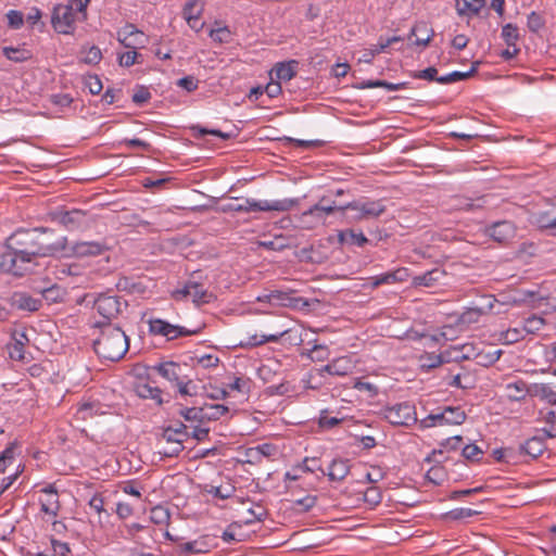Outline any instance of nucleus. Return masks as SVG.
Returning <instances> with one entry per match:
<instances>
[{"instance_id": "obj_64", "label": "nucleus", "mask_w": 556, "mask_h": 556, "mask_svg": "<svg viewBox=\"0 0 556 556\" xmlns=\"http://www.w3.org/2000/svg\"><path fill=\"white\" fill-rule=\"evenodd\" d=\"M168 518H169L168 511L165 508L161 507V506H156V507H154L151 510V520L154 523H163Z\"/></svg>"}, {"instance_id": "obj_7", "label": "nucleus", "mask_w": 556, "mask_h": 556, "mask_svg": "<svg viewBox=\"0 0 556 556\" xmlns=\"http://www.w3.org/2000/svg\"><path fill=\"white\" fill-rule=\"evenodd\" d=\"M173 296L180 301L190 296L195 305H202L211 303L215 296L208 292L202 283L193 280H189L185 283L181 289H177L173 292Z\"/></svg>"}, {"instance_id": "obj_28", "label": "nucleus", "mask_w": 556, "mask_h": 556, "mask_svg": "<svg viewBox=\"0 0 556 556\" xmlns=\"http://www.w3.org/2000/svg\"><path fill=\"white\" fill-rule=\"evenodd\" d=\"M153 369L166 380L175 384L180 380L181 366L175 362H165L153 367Z\"/></svg>"}, {"instance_id": "obj_52", "label": "nucleus", "mask_w": 556, "mask_h": 556, "mask_svg": "<svg viewBox=\"0 0 556 556\" xmlns=\"http://www.w3.org/2000/svg\"><path fill=\"white\" fill-rule=\"evenodd\" d=\"M387 48L384 47V43L382 41H380L377 46H375L374 49H366L362 56L359 58V62H364V63H371V61L374 60V58L383 52Z\"/></svg>"}, {"instance_id": "obj_23", "label": "nucleus", "mask_w": 556, "mask_h": 556, "mask_svg": "<svg viewBox=\"0 0 556 556\" xmlns=\"http://www.w3.org/2000/svg\"><path fill=\"white\" fill-rule=\"evenodd\" d=\"M0 271L23 276L26 273V266L20 265L17 258H15V254L9 250L0 254Z\"/></svg>"}, {"instance_id": "obj_5", "label": "nucleus", "mask_w": 556, "mask_h": 556, "mask_svg": "<svg viewBox=\"0 0 556 556\" xmlns=\"http://www.w3.org/2000/svg\"><path fill=\"white\" fill-rule=\"evenodd\" d=\"M340 208L353 212V222L377 218L386 212V205L381 200H356Z\"/></svg>"}, {"instance_id": "obj_39", "label": "nucleus", "mask_w": 556, "mask_h": 556, "mask_svg": "<svg viewBox=\"0 0 556 556\" xmlns=\"http://www.w3.org/2000/svg\"><path fill=\"white\" fill-rule=\"evenodd\" d=\"M473 73H476V66H472L468 72L455 71L447 75L440 76L437 79V83L442 84V85L453 84V83H456L459 80H465V79L469 78L470 76L473 75Z\"/></svg>"}, {"instance_id": "obj_6", "label": "nucleus", "mask_w": 556, "mask_h": 556, "mask_svg": "<svg viewBox=\"0 0 556 556\" xmlns=\"http://www.w3.org/2000/svg\"><path fill=\"white\" fill-rule=\"evenodd\" d=\"M466 420V413L460 407L447 406L442 412L430 414L420 420L422 428L435 426L462 425Z\"/></svg>"}, {"instance_id": "obj_48", "label": "nucleus", "mask_w": 556, "mask_h": 556, "mask_svg": "<svg viewBox=\"0 0 556 556\" xmlns=\"http://www.w3.org/2000/svg\"><path fill=\"white\" fill-rule=\"evenodd\" d=\"M7 18L9 27L13 29H20L24 24V15L17 10H10L7 13Z\"/></svg>"}, {"instance_id": "obj_54", "label": "nucleus", "mask_w": 556, "mask_h": 556, "mask_svg": "<svg viewBox=\"0 0 556 556\" xmlns=\"http://www.w3.org/2000/svg\"><path fill=\"white\" fill-rule=\"evenodd\" d=\"M162 440H164L165 442H167L169 444L184 443V441H185L182 432L172 430L168 428L164 429L163 434H162Z\"/></svg>"}, {"instance_id": "obj_43", "label": "nucleus", "mask_w": 556, "mask_h": 556, "mask_svg": "<svg viewBox=\"0 0 556 556\" xmlns=\"http://www.w3.org/2000/svg\"><path fill=\"white\" fill-rule=\"evenodd\" d=\"M544 325L545 320L542 317L532 315L525 319L523 331H526L527 333H536L543 328Z\"/></svg>"}, {"instance_id": "obj_31", "label": "nucleus", "mask_w": 556, "mask_h": 556, "mask_svg": "<svg viewBox=\"0 0 556 556\" xmlns=\"http://www.w3.org/2000/svg\"><path fill=\"white\" fill-rule=\"evenodd\" d=\"M296 66H298V61H295V60H292L289 62L277 63L273 70V73L275 74V76L278 80L289 81L295 76Z\"/></svg>"}, {"instance_id": "obj_11", "label": "nucleus", "mask_w": 556, "mask_h": 556, "mask_svg": "<svg viewBox=\"0 0 556 556\" xmlns=\"http://www.w3.org/2000/svg\"><path fill=\"white\" fill-rule=\"evenodd\" d=\"M53 219L67 230H77L88 227L87 213L81 210L58 211L53 213Z\"/></svg>"}, {"instance_id": "obj_56", "label": "nucleus", "mask_w": 556, "mask_h": 556, "mask_svg": "<svg viewBox=\"0 0 556 556\" xmlns=\"http://www.w3.org/2000/svg\"><path fill=\"white\" fill-rule=\"evenodd\" d=\"M102 59L101 50L97 46H92L87 50L83 61L86 64H98Z\"/></svg>"}, {"instance_id": "obj_2", "label": "nucleus", "mask_w": 556, "mask_h": 556, "mask_svg": "<svg viewBox=\"0 0 556 556\" xmlns=\"http://www.w3.org/2000/svg\"><path fill=\"white\" fill-rule=\"evenodd\" d=\"M101 327L100 336L94 340L93 348L96 353L104 359L116 362L124 357L129 349V339L125 331L119 327H114L110 323L97 324Z\"/></svg>"}, {"instance_id": "obj_15", "label": "nucleus", "mask_w": 556, "mask_h": 556, "mask_svg": "<svg viewBox=\"0 0 556 556\" xmlns=\"http://www.w3.org/2000/svg\"><path fill=\"white\" fill-rule=\"evenodd\" d=\"M203 10V0H189L184 7V17L195 31H200L204 27V22L201 21Z\"/></svg>"}, {"instance_id": "obj_12", "label": "nucleus", "mask_w": 556, "mask_h": 556, "mask_svg": "<svg viewBox=\"0 0 556 556\" xmlns=\"http://www.w3.org/2000/svg\"><path fill=\"white\" fill-rule=\"evenodd\" d=\"M42 495L39 497L40 510L49 517L54 519L58 517L61 504L56 489L50 484L41 490Z\"/></svg>"}, {"instance_id": "obj_17", "label": "nucleus", "mask_w": 556, "mask_h": 556, "mask_svg": "<svg viewBox=\"0 0 556 556\" xmlns=\"http://www.w3.org/2000/svg\"><path fill=\"white\" fill-rule=\"evenodd\" d=\"M532 224L552 235H556V204L531 215Z\"/></svg>"}, {"instance_id": "obj_25", "label": "nucleus", "mask_w": 556, "mask_h": 556, "mask_svg": "<svg viewBox=\"0 0 556 556\" xmlns=\"http://www.w3.org/2000/svg\"><path fill=\"white\" fill-rule=\"evenodd\" d=\"M505 394L510 401H522L527 395H531V386L518 379L505 386Z\"/></svg>"}, {"instance_id": "obj_1", "label": "nucleus", "mask_w": 556, "mask_h": 556, "mask_svg": "<svg viewBox=\"0 0 556 556\" xmlns=\"http://www.w3.org/2000/svg\"><path fill=\"white\" fill-rule=\"evenodd\" d=\"M8 248L15 254L26 273L36 264L37 257L53 256L65 249V238H56L48 228L20 229L8 238Z\"/></svg>"}, {"instance_id": "obj_53", "label": "nucleus", "mask_w": 556, "mask_h": 556, "mask_svg": "<svg viewBox=\"0 0 556 556\" xmlns=\"http://www.w3.org/2000/svg\"><path fill=\"white\" fill-rule=\"evenodd\" d=\"M176 84L178 87L187 90L188 92H192L199 87V80L191 75L178 79Z\"/></svg>"}, {"instance_id": "obj_45", "label": "nucleus", "mask_w": 556, "mask_h": 556, "mask_svg": "<svg viewBox=\"0 0 556 556\" xmlns=\"http://www.w3.org/2000/svg\"><path fill=\"white\" fill-rule=\"evenodd\" d=\"M299 467L305 472L313 473L315 471H320L323 476L326 475V471L321 467L320 459L316 457H305Z\"/></svg>"}, {"instance_id": "obj_10", "label": "nucleus", "mask_w": 556, "mask_h": 556, "mask_svg": "<svg viewBox=\"0 0 556 556\" xmlns=\"http://www.w3.org/2000/svg\"><path fill=\"white\" fill-rule=\"evenodd\" d=\"M149 331L154 336L165 337L167 340H174L178 337H186L195 333V331L188 330L180 326L172 325L163 319H150Z\"/></svg>"}, {"instance_id": "obj_41", "label": "nucleus", "mask_w": 556, "mask_h": 556, "mask_svg": "<svg viewBox=\"0 0 556 556\" xmlns=\"http://www.w3.org/2000/svg\"><path fill=\"white\" fill-rule=\"evenodd\" d=\"M42 299H45L49 304L58 303L62 301L64 291L61 287L53 285L49 288H46L41 291Z\"/></svg>"}, {"instance_id": "obj_49", "label": "nucleus", "mask_w": 556, "mask_h": 556, "mask_svg": "<svg viewBox=\"0 0 556 556\" xmlns=\"http://www.w3.org/2000/svg\"><path fill=\"white\" fill-rule=\"evenodd\" d=\"M381 500V492L376 486L368 488L364 493V501L372 507L380 504Z\"/></svg>"}, {"instance_id": "obj_59", "label": "nucleus", "mask_w": 556, "mask_h": 556, "mask_svg": "<svg viewBox=\"0 0 556 556\" xmlns=\"http://www.w3.org/2000/svg\"><path fill=\"white\" fill-rule=\"evenodd\" d=\"M140 56L139 53L136 52V50L127 51L119 55L118 62L121 66L129 67L137 63V59Z\"/></svg>"}, {"instance_id": "obj_34", "label": "nucleus", "mask_w": 556, "mask_h": 556, "mask_svg": "<svg viewBox=\"0 0 556 556\" xmlns=\"http://www.w3.org/2000/svg\"><path fill=\"white\" fill-rule=\"evenodd\" d=\"M181 555L205 554L210 552V545L204 539L184 543L179 546Z\"/></svg>"}, {"instance_id": "obj_27", "label": "nucleus", "mask_w": 556, "mask_h": 556, "mask_svg": "<svg viewBox=\"0 0 556 556\" xmlns=\"http://www.w3.org/2000/svg\"><path fill=\"white\" fill-rule=\"evenodd\" d=\"M350 469L348 459L336 458L331 462L325 476H328L331 481H342L350 473Z\"/></svg>"}, {"instance_id": "obj_30", "label": "nucleus", "mask_w": 556, "mask_h": 556, "mask_svg": "<svg viewBox=\"0 0 556 556\" xmlns=\"http://www.w3.org/2000/svg\"><path fill=\"white\" fill-rule=\"evenodd\" d=\"M337 210L334 202H327L326 198H321L318 203L303 213V216H314L324 219L325 215L332 214Z\"/></svg>"}, {"instance_id": "obj_55", "label": "nucleus", "mask_w": 556, "mask_h": 556, "mask_svg": "<svg viewBox=\"0 0 556 556\" xmlns=\"http://www.w3.org/2000/svg\"><path fill=\"white\" fill-rule=\"evenodd\" d=\"M477 514L478 511L471 508H455L447 514V517L453 520H459L476 516Z\"/></svg>"}, {"instance_id": "obj_60", "label": "nucleus", "mask_w": 556, "mask_h": 556, "mask_svg": "<svg viewBox=\"0 0 556 556\" xmlns=\"http://www.w3.org/2000/svg\"><path fill=\"white\" fill-rule=\"evenodd\" d=\"M493 457L497 462L509 464L514 462V451L511 448H496L493 451Z\"/></svg>"}, {"instance_id": "obj_58", "label": "nucleus", "mask_w": 556, "mask_h": 556, "mask_svg": "<svg viewBox=\"0 0 556 556\" xmlns=\"http://www.w3.org/2000/svg\"><path fill=\"white\" fill-rule=\"evenodd\" d=\"M150 98H151V93H150L149 89L143 86L137 87V89L135 90V92L132 94V101L139 105L148 102L150 100Z\"/></svg>"}, {"instance_id": "obj_26", "label": "nucleus", "mask_w": 556, "mask_h": 556, "mask_svg": "<svg viewBox=\"0 0 556 556\" xmlns=\"http://www.w3.org/2000/svg\"><path fill=\"white\" fill-rule=\"evenodd\" d=\"M531 396L539 397L551 405L556 404V387L552 383L531 384Z\"/></svg>"}, {"instance_id": "obj_4", "label": "nucleus", "mask_w": 556, "mask_h": 556, "mask_svg": "<svg viewBox=\"0 0 556 556\" xmlns=\"http://www.w3.org/2000/svg\"><path fill=\"white\" fill-rule=\"evenodd\" d=\"M239 199H236V202L230 203L228 205V210L232 212H267V211H277V212H286L292 210L298 205V199H283L276 201H256L254 199H244L241 202H238Z\"/></svg>"}, {"instance_id": "obj_16", "label": "nucleus", "mask_w": 556, "mask_h": 556, "mask_svg": "<svg viewBox=\"0 0 556 556\" xmlns=\"http://www.w3.org/2000/svg\"><path fill=\"white\" fill-rule=\"evenodd\" d=\"M288 336L291 341L295 344H301L303 342L301 334L294 333L292 329L283 330L277 333L271 334H253L248 338L247 345L249 346H258L265 344L267 342H278L282 337Z\"/></svg>"}, {"instance_id": "obj_44", "label": "nucleus", "mask_w": 556, "mask_h": 556, "mask_svg": "<svg viewBox=\"0 0 556 556\" xmlns=\"http://www.w3.org/2000/svg\"><path fill=\"white\" fill-rule=\"evenodd\" d=\"M248 514L249 516L244 520L245 525L263 521L267 517V510L261 504H256L254 508L248 509Z\"/></svg>"}, {"instance_id": "obj_47", "label": "nucleus", "mask_w": 556, "mask_h": 556, "mask_svg": "<svg viewBox=\"0 0 556 556\" xmlns=\"http://www.w3.org/2000/svg\"><path fill=\"white\" fill-rule=\"evenodd\" d=\"M180 415L187 421L204 420L203 406L202 407H188L180 410Z\"/></svg>"}, {"instance_id": "obj_32", "label": "nucleus", "mask_w": 556, "mask_h": 556, "mask_svg": "<svg viewBox=\"0 0 556 556\" xmlns=\"http://www.w3.org/2000/svg\"><path fill=\"white\" fill-rule=\"evenodd\" d=\"M338 239L342 244H351L357 247H364L368 242V239L362 231L356 232L353 229L340 231L338 235Z\"/></svg>"}, {"instance_id": "obj_29", "label": "nucleus", "mask_w": 556, "mask_h": 556, "mask_svg": "<svg viewBox=\"0 0 556 556\" xmlns=\"http://www.w3.org/2000/svg\"><path fill=\"white\" fill-rule=\"evenodd\" d=\"M444 275L445 273L442 269L433 268L427 273L415 276L412 285L415 287H433L444 277Z\"/></svg>"}, {"instance_id": "obj_24", "label": "nucleus", "mask_w": 556, "mask_h": 556, "mask_svg": "<svg viewBox=\"0 0 556 556\" xmlns=\"http://www.w3.org/2000/svg\"><path fill=\"white\" fill-rule=\"evenodd\" d=\"M408 273L406 268H397L392 271H388L375 277H371L372 287H379L381 285H393L396 282H403L407 279Z\"/></svg>"}, {"instance_id": "obj_50", "label": "nucleus", "mask_w": 556, "mask_h": 556, "mask_svg": "<svg viewBox=\"0 0 556 556\" xmlns=\"http://www.w3.org/2000/svg\"><path fill=\"white\" fill-rule=\"evenodd\" d=\"M17 447L16 442H12L1 454H0V473H3L7 468L9 460L14 457V450Z\"/></svg>"}, {"instance_id": "obj_14", "label": "nucleus", "mask_w": 556, "mask_h": 556, "mask_svg": "<svg viewBox=\"0 0 556 556\" xmlns=\"http://www.w3.org/2000/svg\"><path fill=\"white\" fill-rule=\"evenodd\" d=\"M486 233L496 242L506 244L516 236V227L509 220H501L492 224L486 229Z\"/></svg>"}, {"instance_id": "obj_46", "label": "nucleus", "mask_w": 556, "mask_h": 556, "mask_svg": "<svg viewBox=\"0 0 556 556\" xmlns=\"http://www.w3.org/2000/svg\"><path fill=\"white\" fill-rule=\"evenodd\" d=\"M544 25L545 21L541 14L533 11L528 15L527 26L530 31L538 33Z\"/></svg>"}, {"instance_id": "obj_40", "label": "nucleus", "mask_w": 556, "mask_h": 556, "mask_svg": "<svg viewBox=\"0 0 556 556\" xmlns=\"http://www.w3.org/2000/svg\"><path fill=\"white\" fill-rule=\"evenodd\" d=\"M227 391H237L241 394H248L251 389V380L245 377H235L233 380L226 386Z\"/></svg>"}, {"instance_id": "obj_19", "label": "nucleus", "mask_w": 556, "mask_h": 556, "mask_svg": "<svg viewBox=\"0 0 556 556\" xmlns=\"http://www.w3.org/2000/svg\"><path fill=\"white\" fill-rule=\"evenodd\" d=\"M108 247L98 241H81L72 245V254L77 257L98 256L104 253Z\"/></svg>"}, {"instance_id": "obj_51", "label": "nucleus", "mask_w": 556, "mask_h": 556, "mask_svg": "<svg viewBox=\"0 0 556 556\" xmlns=\"http://www.w3.org/2000/svg\"><path fill=\"white\" fill-rule=\"evenodd\" d=\"M176 386L178 388V392L182 396H194V395H197V386L192 382V380L184 381V380L180 379L176 383Z\"/></svg>"}, {"instance_id": "obj_61", "label": "nucleus", "mask_w": 556, "mask_h": 556, "mask_svg": "<svg viewBox=\"0 0 556 556\" xmlns=\"http://www.w3.org/2000/svg\"><path fill=\"white\" fill-rule=\"evenodd\" d=\"M85 85L92 94H98L102 90V83L97 75H89L86 77Z\"/></svg>"}, {"instance_id": "obj_33", "label": "nucleus", "mask_w": 556, "mask_h": 556, "mask_svg": "<svg viewBox=\"0 0 556 556\" xmlns=\"http://www.w3.org/2000/svg\"><path fill=\"white\" fill-rule=\"evenodd\" d=\"M545 450V444L542 439L533 437L528 439L520 445V452L532 458L539 457Z\"/></svg>"}, {"instance_id": "obj_38", "label": "nucleus", "mask_w": 556, "mask_h": 556, "mask_svg": "<svg viewBox=\"0 0 556 556\" xmlns=\"http://www.w3.org/2000/svg\"><path fill=\"white\" fill-rule=\"evenodd\" d=\"M216 28L210 30L208 36L213 41L217 43H228L231 41L232 33L227 26H220L219 23H215Z\"/></svg>"}, {"instance_id": "obj_63", "label": "nucleus", "mask_w": 556, "mask_h": 556, "mask_svg": "<svg viewBox=\"0 0 556 556\" xmlns=\"http://www.w3.org/2000/svg\"><path fill=\"white\" fill-rule=\"evenodd\" d=\"M481 454L482 451L476 444H467L463 448V456L469 460H478Z\"/></svg>"}, {"instance_id": "obj_8", "label": "nucleus", "mask_w": 556, "mask_h": 556, "mask_svg": "<svg viewBox=\"0 0 556 556\" xmlns=\"http://www.w3.org/2000/svg\"><path fill=\"white\" fill-rule=\"evenodd\" d=\"M388 421L395 426H409L417 420L415 406L403 402L388 407L384 412Z\"/></svg>"}, {"instance_id": "obj_20", "label": "nucleus", "mask_w": 556, "mask_h": 556, "mask_svg": "<svg viewBox=\"0 0 556 556\" xmlns=\"http://www.w3.org/2000/svg\"><path fill=\"white\" fill-rule=\"evenodd\" d=\"M10 304L20 311L36 312L41 306V300L35 299L25 292H14L10 296Z\"/></svg>"}, {"instance_id": "obj_57", "label": "nucleus", "mask_w": 556, "mask_h": 556, "mask_svg": "<svg viewBox=\"0 0 556 556\" xmlns=\"http://www.w3.org/2000/svg\"><path fill=\"white\" fill-rule=\"evenodd\" d=\"M453 349L455 351H459L460 352V355L455 356V358L469 359V358H472V357L477 356L472 343H465V344H462V345H455Z\"/></svg>"}, {"instance_id": "obj_37", "label": "nucleus", "mask_w": 556, "mask_h": 556, "mask_svg": "<svg viewBox=\"0 0 556 556\" xmlns=\"http://www.w3.org/2000/svg\"><path fill=\"white\" fill-rule=\"evenodd\" d=\"M229 412L223 404H211L203 406L204 420H218Z\"/></svg>"}, {"instance_id": "obj_13", "label": "nucleus", "mask_w": 556, "mask_h": 556, "mask_svg": "<svg viewBox=\"0 0 556 556\" xmlns=\"http://www.w3.org/2000/svg\"><path fill=\"white\" fill-rule=\"evenodd\" d=\"M257 300L298 309H303L309 305L306 299L302 296H291L282 291H273L264 296H258Z\"/></svg>"}, {"instance_id": "obj_18", "label": "nucleus", "mask_w": 556, "mask_h": 556, "mask_svg": "<svg viewBox=\"0 0 556 556\" xmlns=\"http://www.w3.org/2000/svg\"><path fill=\"white\" fill-rule=\"evenodd\" d=\"M118 41L128 49L136 50L144 43V35L138 30L134 25H126L117 33Z\"/></svg>"}, {"instance_id": "obj_35", "label": "nucleus", "mask_w": 556, "mask_h": 556, "mask_svg": "<svg viewBox=\"0 0 556 556\" xmlns=\"http://www.w3.org/2000/svg\"><path fill=\"white\" fill-rule=\"evenodd\" d=\"M2 52L10 61L15 63H22L31 58V52L22 47H3Z\"/></svg>"}, {"instance_id": "obj_9", "label": "nucleus", "mask_w": 556, "mask_h": 556, "mask_svg": "<svg viewBox=\"0 0 556 556\" xmlns=\"http://www.w3.org/2000/svg\"><path fill=\"white\" fill-rule=\"evenodd\" d=\"M123 307H127V303L116 295L101 294L94 301V309L108 321L116 318Z\"/></svg>"}, {"instance_id": "obj_22", "label": "nucleus", "mask_w": 556, "mask_h": 556, "mask_svg": "<svg viewBox=\"0 0 556 556\" xmlns=\"http://www.w3.org/2000/svg\"><path fill=\"white\" fill-rule=\"evenodd\" d=\"M354 367L351 357L341 356L327 364L323 370L333 376H346L353 371Z\"/></svg>"}, {"instance_id": "obj_36", "label": "nucleus", "mask_w": 556, "mask_h": 556, "mask_svg": "<svg viewBox=\"0 0 556 556\" xmlns=\"http://www.w3.org/2000/svg\"><path fill=\"white\" fill-rule=\"evenodd\" d=\"M136 392L142 399L154 400L157 404L162 403V391L157 387H153L149 383H139L136 388Z\"/></svg>"}, {"instance_id": "obj_21", "label": "nucleus", "mask_w": 556, "mask_h": 556, "mask_svg": "<svg viewBox=\"0 0 556 556\" xmlns=\"http://www.w3.org/2000/svg\"><path fill=\"white\" fill-rule=\"evenodd\" d=\"M434 35L433 29L430 27V25L427 22H418L416 23L409 34L410 37H415L416 39L413 41V45L415 46H421L427 47L429 42L431 41L432 37Z\"/></svg>"}, {"instance_id": "obj_3", "label": "nucleus", "mask_w": 556, "mask_h": 556, "mask_svg": "<svg viewBox=\"0 0 556 556\" xmlns=\"http://www.w3.org/2000/svg\"><path fill=\"white\" fill-rule=\"evenodd\" d=\"M90 0H68L54 7L51 24L55 31L63 35L73 34L76 22L87 18V8Z\"/></svg>"}, {"instance_id": "obj_62", "label": "nucleus", "mask_w": 556, "mask_h": 556, "mask_svg": "<svg viewBox=\"0 0 556 556\" xmlns=\"http://www.w3.org/2000/svg\"><path fill=\"white\" fill-rule=\"evenodd\" d=\"M53 556H70L71 548L67 543L51 539Z\"/></svg>"}, {"instance_id": "obj_42", "label": "nucleus", "mask_w": 556, "mask_h": 556, "mask_svg": "<svg viewBox=\"0 0 556 556\" xmlns=\"http://www.w3.org/2000/svg\"><path fill=\"white\" fill-rule=\"evenodd\" d=\"M502 37L508 47H515L519 39V33L517 26L513 24H506L502 28Z\"/></svg>"}]
</instances>
